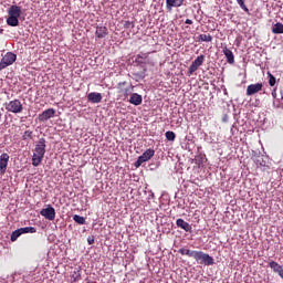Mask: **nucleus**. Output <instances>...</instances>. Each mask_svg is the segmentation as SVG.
Returning <instances> with one entry per match:
<instances>
[{
	"label": "nucleus",
	"instance_id": "obj_39",
	"mask_svg": "<svg viewBox=\"0 0 283 283\" xmlns=\"http://www.w3.org/2000/svg\"><path fill=\"white\" fill-rule=\"evenodd\" d=\"M0 120H1V113H0Z\"/></svg>",
	"mask_w": 283,
	"mask_h": 283
},
{
	"label": "nucleus",
	"instance_id": "obj_6",
	"mask_svg": "<svg viewBox=\"0 0 283 283\" xmlns=\"http://www.w3.org/2000/svg\"><path fill=\"white\" fill-rule=\"evenodd\" d=\"M205 63V55H198L195 61L190 64L187 75L193 76V73L198 72V67H200Z\"/></svg>",
	"mask_w": 283,
	"mask_h": 283
},
{
	"label": "nucleus",
	"instance_id": "obj_33",
	"mask_svg": "<svg viewBox=\"0 0 283 283\" xmlns=\"http://www.w3.org/2000/svg\"><path fill=\"white\" fill-rule=\"evenodd\" d=\"M237 3H239L240 8L243 9L244 12H249V8L244 4V0H237Z\"/></svg>",
	"mask_w": 283,
	"mask_h": 283
},
{
	"label": "nucleus",
	"instance_id": "obj_3",
	"mask_svg": "<svg viewBox=\"0 0 283 283\" xmlns=\"http://www.w3.org/2000/svg\"><path fill=\"white\" fill-rule=\"evenodd\" d=\"M15 62L17 54L13 52H7L0 61V72L6 70V67H10V65H13Z\"/></svg>",
	"mask_w": 283,
	"mask_h": 283
},
{
	"label": "nucleus",
	"instance_id": "obj_2",
	"mask_svg": "<svg viewBox=\"0 0 283 283\" xmlns=\"http://www.w3.org/2000/svg\"><path fill=\"white\" fill-rule=\"evenodd\" d=\"M7 24L11 28H17L19 25V18L21 17V7L13 4L8 9Z\"/></svg>",
	"mask_w": 283,
	"mask_h": 283
},
{
	"label": "nucleus",
	"instance_id": "obj_30",
	"mask_svg": "<svg viewBox=\"0 0 283 283\" xmlns=\"http://www.w3.org/2000/svg\"><path fill=\"white\" fill-rule=\"evenodd\" d=\"M166 139L170 140V142L176 140V133H174L171 130L166 132Z\"/></svg>",
	"mask_w": 283,
	"mask_h": 283
},
{
	"label": "nucleus",
	"instance_id": "obj_34",
	"mask_svg": "<svg viewBox=\"0 0 283 283\" xmlns=\"http://www.w3.org/2000/svg\"><path fill=\"white\" fill-rule=\"evenodd\" d=\"M198 251L196 250H189L188 249V258H193V260L196 259V255H197Z\"/></svg>",
	"mask_w": 283,
	"mask_h": 283
},
{
	"label": "nucleus",
	"instance_id": "obj_35",
	"mask_svg": "<svg viewBox=\"0 0 283 283\" xmlns=\"http://www.w3.org/2000/svg\"><path fill=\"white\" fill-rule=\"evenodd\" d=\"M188 251H189V249L180 248L178 250V253H180V255H188Z\"/></svg>",
	"mask_w": 283,
	"mask_h": 283
},
{
	"label": "nucleus",
	"instance_id": "obj_23",
	"mask_svg": "<svg viewBox=\"0 0 283 283\" xmlns=\"http://www.w3.org/2000/svg\"><path fill=\"white\" fill-rule=\"evenodd\" d=\"M149 56V53H140L136 56L135 62L143 64L145 63V59Z\"/></svg>",
	"mask_w": 283,
	"mask_h": 283
},
{
	"label": "nucleus",
	"instance_id": "obj_13",
	"mask_svg": "<svg viewBox=\"0 0 283 283\" xmlns=\"http://www.w3.org/2000/svg\"><path fill=\"white\" fill-rule=\"evenodd\" d=\"M185 0H166V10L168 12H171V10H174V8H180L181 6H184Z\"/></svg>",
	"mask_w": 283,
	"mask_h": 283
},
{
	"label": "nucleus",
	"instance_id": "obj_15",
	"mask_svg": "<svg viewBox=\"0 0 283 283\" xmlns=\"http://www.w3.org/2000/svg\"><path fill=\"white\" fill-rule=\"evenodd\" d=\"M222 52H223V54H224V56H226L228 63H229L230 65H233V63H235V56L233 55V51L230 50V49L227 48V46H223V48H222Z\"/></svg>",
	"mask_w": 283,
	"mask_h": 283
},
{
	"label": "nucleus",
	"instance_id": "obj_20",
	"mask_svg": "<svg viewBox=\"0 0 283 283\" xmlns=\"http://www.w3.org/2000/svg\"><path fill=\"white\" fill-rule=\"evenodd\" d=\"M81 282V269H75L71 273V283Z\"/></svg>",
	"mask_w": 283,
	"mask_h": 283
},
{
	"label": "nucleus",
	"instance_id": "obj_32",
	"mask_svg": "<svg viewBox=\"0 0 283 283\" xmlns=\"http://www.w3.org/2000/svg\"><path fill=\"white\" fill-rule=\"evenodd\" d=\"M23 140H32V130H25L22 135Z\"/></svg>",
	"mask_w": 283,
	"mask_h": 283
},
{
	"label": "nucleus",
	"instance_id": "obj_9",
	"mask_svg": "<svg viewBox=\"0 0 283 283\" xmlns=\"http://www.w3.org/2000/svg\"><path fill=\"white\" fill-rule=\"evenodd\" d=\"M40 214L45 218V220H54L56 218V210L54 209V207L48 205L46 208H43L40 211Z\"/></svg>",
	"mask_w": 283,
	"mask_h": 283
},
{
	"label": "nucleus",
	"instance_id": "obj_12",
	"mask_svg": "<svg viewBox=\"0 0 283 283\" xmlns=\"http://www.w3.org/2000/svg\"><path fill=\"white\" fill-rule=\"evenodd\" d=\"M10 161V155L8 153H3L0 156V174H6L8 169V163Z\"/></svg>",
	"mask_w": 283,
	"mask_h": 283
},
{
	"label": "nucleus",
	"instance_id": "obj_8",
	"mask_svg": "<svg viewBox=\"0 0 283 283\" xmlns=\"http://www.w3.org/2000/svg\"><path fill=\"white\" fill-rule=\"evenodd\" d=\"M154 154H156L154 149H147L145 153H143L142 156L138 157V159L135 163V167H140L143 163H147V160H151V158H154Z\"/></svg>",
	"mask_w": 283,
	"mask_h": 283
},
{
	"label": "nucleus",
	"instance_id": "obj_29",
	"mask_svg": "<svg viewBox=\"0 0 283 283\" xmlns=\"http://www.w3.org/2000/svg\"><path fill=\"white\" fill-rule=\"evenodd\" d=\"M125 85H127V82H119L116 86V90H118V94H123L124 90H125Z\"/></svg>",
	"mask_w": 283,
	"mask_h": 283
},
{
	"label": "nucleus",
	"instance_id": "obj_17",
	"mask_svg": "<svg viewBox=\"0 0 283 283\" xmlns=\"http://www.w3.org/2000/svg\"><path fill=\"white\" fill-rule=\"evenodd\" d=\"M176 224L179 229H182L184 231H187L188 233H191V224L189 222L184 221L182 219H177Z\"/></svg>",
	"mask_w": 283,
	"mask_h": 283
},
{
	"label": "nucleus",
	"instance_id": "obj_7",
	"mask_svg": "<svg viewBox=\"0 0 283 283\" xmlns=\"http://www.w3.org/2000/svg\"><path fill=\"white\" fill-rule=\"evenodd\" d=\"M254 164L259 169H262V171H266V169H271V166L269 165V157L264 155L255 157Z\"/></svg>",
	"mask_w": 283,
	"mask_h": 283
},
{
	"label": "nucleus",
	"instance_id": "obj_36",
	"mask_svg": "<svg viewBox=\"0 0 283 283\" xmlns=\"http://www.w3.org/2000/svg\"><path fill=\"white\" fill-rule=\"evenodd\" d=\"M185 23H186L187 25H193V21H192L191 19H187V20L185 21Z\"/></svg>",
	"mask_w": 283,
	"mask_h": 283
},
{
	"label": "nucleus",
	"instance_id": "obj_11",
	"mask_svg": "<svg viewBox=\"0 0 283 283\" xmlns=\"http://www.w3.org/2000/svg\"><path fill=\"white\" fill-rule=\"evenodd\" d=\"M263 87H264V84L262 83L250 84L247 87V96H253L254 94H258V92H262Z\"/></svg>",
	"mask_w": 283,
	"mask_h": 283
},
{
	"label": "nucleus",
	"instance_id": "obj_22",
	"mask_svg": "<svg viewBox=\"0 0 283 283\" xmlns=\"http://www.w3.org/2000/svg\"><path fill=\"white\" fill-rule=\"evenodd\" d=\"M273 34H283V24L277 22L272 29Z\"/></svg>",
	"mask_w": 283,
	"mask_h": 283
},
{
	"label": "nucleus",
	"instance_id": "obj_10",
	"mask_svg": "<svg viewBox=\"0 0 283 283\" xmlns=\"http://www.w3.org/2000/svg\"><path fill=\"white\" fill-rule=\"evenodd\" d=\"M56 111L54 108H48L38 116L40 123H48L50 118H54Z\"/></svg>",
	"mask_w": 283,
	"mask_h": 283
},
{
	"label": "nucleus",
	"instance_id": "obj_26",
	"mask_svg": "<svg viewBox=\"0 0 283 283\" xmlns=\"http://www.w3.org/2000/svg\"><path fill=\"white\" fill-rule=\"evenodd\" d=\"M268 77H269L270 87H275V83H277V81L275 80V76H273L271 72H268Z\"/></svg>",
	"mask_w": 283,
	"mask_h": 283
},
{
	"label": "nucleus",
	"instance_id": "obj_28",
	"mask_svg": "<svg viewBox=\"0 0 283 283\" xmlns=\"http://www.w3.org/2000/svg\"><path fill=\"white\" fill-rule=\"evenodd\" d=\"M73 220L76 222V224H85V218L78 214H74Z\"/></svg>",
	"mask_w": 283,
	"mask_h": 283
},
{
	"label": "nucleus",
	"instance_id": "obj_14",
	"mask_svg": "<svg viewBox=\"0 0 283 283\" xmlns=\"http://www.w3.org/2000/svg\"><path fill=\"white\" fill-rule=\"evenodd\" d=\"M128 103H130V105H135L136 107H138V105H143V95L138 93L130 94Z\"/></svg>",
	"mask_w": 283,
	"mask_h": 283
},
{
	"label": "nucleus",
	"instance_id": "obj_27",
	"mask_svg": "<svg viewBox=\"0 0 283 283\" xmlns=\"http://www.w3.org/2000/svg\"><path fill=\"white\" fill-rule=\"evenodd\" d=\"M20 231L23 233H36V228L34 227H25V228H20Z\"/></svg>",
	"mask_w": 283,
	"mask_h": 283
},
{
	"label": "nucleus",
	"instance_id": "obj_4",
	"mask_svg": "<svg viewBox=\"0 0 283 283\" xmlns=\"http://www.w3.org/2000/svg\"><path fill=\"white\" fill-rule=\"evenodd\" d=\"M195 260L196 262H199V264H205V266H212V264H214L212 256L202 251H197Z\"/></svg>",
	"mask_w": 283,
	"mask_h": 283
},
{
	"label": "nucleus",
	"instance_id": "obj_31",
	"mask_svg": "<svg viewBox=\"0 0 283 283\" xmlns=\"http://www.w3.org/2000/svg\"><path fill=\"white\" fill-rule=\"evenodd\" d=\"M124 28H126V30H134V28H136V24L133 21H125Z\"/></svg>",
	"mask_w": 283,
	"mask_h": 283
},
{
	"label": "nucleus",
	"instance_id": "obj_25",
	"mask_svg": "<svg viewBox=\"0 0 283 283\" xmlns=\"http://www.w3.org/2000/svg\"><path fill=\"white\" fill-rule=\"evenodd\" d=\"M132 92H134V85H128L123 92L124 98H127V96H132Z\"/></svg>",
	"mask_w": 283,
	"mask_h": 283
},
{
	"label": "nucleus",
	"instance_id": "obj_18",
	"mask_svg": "<svg viewBox=\"0 0 283 283\" xmlns=\"http://www.w3.org/2000/svg\"><path fill=\"white\" fill-rule=\"evenodd\" d=\"M109 34V31L107 30V27H97L95 31V36L97 39H105Z\"/></svg>",
	"mask_w": 283,
	"mask_h": 283
},
{
	"label": "nucleus",
	"instance_id": "obj_19",
	"mask_svg": "<svg viewBox=\"0 0 283 283\" xmlns=\"http://www.w3.org/2000/svg\"><path fill=\"white\" fill-rule=\"evenodd\" d=\"M269 266H270V269H272V271L274 273H277L279 276H281L283 274V268H282V265H280V263H277L275 261H270Z\"/></svg>",
	"mask_w": 283,
	"mask_h": 283
},
{
	"label": "nucleus",
	"instance_id": "obj_16",
	"mask_svg": "<svg viewBox=\"0 0 283 283\" xmlns=\"http://www.w3.org/2000/svg\"><path fill=\"white\" fill-rule=\"evenodd\" d=\"M88 103L98 104L103 101V95L101 93L92 92L87 95Z\"/></svg>",
	"mask_w": 283,
	"mask_h": 283
},
{
	"label": "nucleus",
	"instance_id": "obj_37",
	"mask_svg": "<svg viewBox=\"0 0 283 283\" xmlns=\"http://www.w3.org/2000/svg\"><path fill=\"white\" fill-rule=\"evenodd\" d=\"M87 242H88V244H94V239L93 238H88Z\"/></svg>",
	"mask_w": 283,
	"mask_h": 283
},
{
	"label": "nucleus",
	"instance_id": "obj_24",
	"mask_svg": "<svg viewBox=\"0 0 283 283\" xmlns=\"http://www.w3.org/2000/svg\"><path fill=\"white\" fill-rule=\"evenodd\" d=\"M199 41H203L205 43H211V41H213V36H211V34H200Z\"/></svg>",
	"mask_w": 283,
	"mask_h": 283
},
{
	"label": "nucleus",
	"instance_id": "obj_1",
	"mask_svg": "<svg viewBox=\"0 0 283 283\" xmlns=\"http://www.w3.org/2000/svg\"><path fill=\"white\" fill-rule=\"evenodd\" d=\"M45 138H40L35 145L34 154L32 156L33 167H39L41 163H43V158H45Z\"/></svg>",
	"mask_w": 283,
	"mask_h": 283
},
{
	"label": "nucleus",
	"instance_id": "obj_5",
	"mask_svg": "<svg viewBox=\"0 0 283 283\" xmlns=\"http://www.w3.org/2000/svg\"><path fill=\"white\" fill-rule=\"evenodd\" d=\"M7 112H11V114H21L23 112V104L21 101L13 99L4 104Z\"/></svg>",
	"mask_w": 283,
	"mask_h": 283
},
{
	"label": "nucleus",
	"instance_id": "obj_21",
	"mask_svg": "<svg viewBox=\"0 0 283 283\" xmlns=\"http://www.w3.org/2000/svg\"><path fill=\"white\" fill-rule=\"evenodd\" d=\"M21 235H23V232L21 231V228L17 229L15 231H13L11 233V237H10L11 242H17V240H19V238H21Z\"/></svg>",
	"mask_w": 283,
	"mask_h": 283
},
{
	"label": "nucleus",
	"instance_id": "obj_38",
	"mask_svg": "<svg viewBox=\"0 0 283 283\" xmlns=\"http://www.w3.org/2000/svg\"><path fill=\"white\" fill-rule=\"evenodd\" d=\"M272 96H273V98H276L277 93H275V90L272 92Z\"/></svg>",
	"mask_w": 283,
	"mask_h": 283
}]
</instances>
